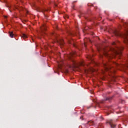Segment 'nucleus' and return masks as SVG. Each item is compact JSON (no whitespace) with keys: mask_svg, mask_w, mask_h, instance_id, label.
Wrapping results in <instances>:
<instances>
[{"mask_svg":"<svg viewBox=\"0 0 128 128\" xmlns=\"http://www.w3.org/2000/svg\"><path fill=\"white\" fill-rule=\"evenodd\" d=\"M125 38V44H128V28L126 29V32L124 34Z\"/></svg>","mask_w":128,"mask_h":128,"instance_id":"obj_1","label":"nucleus"},{"mask_svg":"<svg viewBox=\"0 0 128 128\" xmlns=\"http://www.w3.org/2000/svg\"><path fill=\"white\" fill-rule=\"evenodd\" d=\"M109 124L111 126V128H116V124H114V122L112 120H110V122H109Z\"/></svg>","mask_w":128,"mask_h":128,"instance_id":"obj_2","label":"nucleus"},{"mask_svg":"<svg viewBox=\"0 0 128 128\" xmlns=\"http://www.w3.org/2000/svg\"><path fill=\"white\" fill-rule=\"evenodd\" d=\"M104 66H105V70H106V72H112V70L110 67H109L106 65V64H104Z\"/></svg>","mask_w":128,"mask_h":128,"instance_id":"obj_3","label":"nucleus"},{"mask_svg":"<svg viewBox=\"0 0 128 128\" xmlns=\"http://www.w3.org/2000/svg\"><path fill=\"white\" fill-rule=\"evenodd\" d=\"M41 32H43V34H44V30H46V25L44 24L40 28Z\"/></svg>","mask_w":128,"mask_h":128,"instance_id":"obj_4","label":"nucleus"},{"mask_svg":"<svg viewBox=\"0 0 128 128\" xmlns=\"http://www.w3.org/2000/svg\"><path fill=\"white\" fill-rule=\"evenodd\" d=\"M76 52H72L70 56H69V58H72V56H76Z\"/></svg>","mask_w":128,"mask_h":128,"instance_id":"obj_5","label":"nucleus"},{"mask_svg":"<svg viewBox=\"0 0 128 128\" xmlns=\"http://www.w3.org/2000/svg\"><path fill=\"white\" fill-rule=\"evenodd\" d=\"M115 36H122V34H120L118 31H114Z\"/></svg>","mask_w":128,"mask_h":128,"instance_id":"obj_6","label":"nucleus"},{"mask_svg":"<svg viewBox=\"0 0 128 128\" xmlns=\"http://www.w3.org/2000/svg\"><path fill=\"white\" fill-rule=\"evenodd\" d=\"M9 34H10V38H14V32H9Z\"/></svg>","mask_w":128,"mask_h":128,"instance_id":"obj_7","label":"nucleus"},{"mask_svg":"<svg viewBox=\"0 0 128 128\" xmlns=\"http://www.w3.org/2000/svg\"><path fill=\"white\" fill-rule=\"evenodd\" d=\"M22 38H23L24 40H25V38H28V36H26V34H23L22 36Z\"/></svg>","mask_w":128,"mask_h":128,"instance_id":"obj_8","label":"nucleus"},{"mask_svg":"<svg viewBox=\"0 0 128 128\" xmlns=\"http://www.w3.org/2000/svg\"><path fill=\"white\" fill-rule=\"evenodd\" d=\"M104 56H109L110 54L106 52H104Z\"/></svg>","mask_w":128,"mask_h":128,"instance_id":"obj_9","label":"nucleus"},{"mask_svg":"<svg viewBox=\"0 0 128 128\" xmlns=\"http://www.w3.org/2000/svg\"><path fill=\"white\" fill-rule=\"evenodd\" d=\"M64 40H61L60 42V44H62V46H64Z\"/></svg>","mask_w":128,"mask_h":128,"instance_id":"obj_10","label":"nucleus"},{"mask_svg":"<svg viewBox=\"0 0 128 128\" xmlns=\"http://www.w3.org/2000/svg\"><path fill=\"white\" fill-rule=\"evenodd\" d=\"M122 54V53H121V52L120 53L116 51V54Z\"/></svg>","mask_w":128,"mask_h":128,"instance_id":"obj_11","label":"nucleus"},{"mask_svg":"<svg viewBox=\"0 0 128 128\" xmlns=\"http://www.w3.org/2000/svg\"><path fill=\"white\" fill-rule=\"evenodd\" d=\"M110 98H106V100H110Z\"/></svg>","mask_w":128,"mask_h":128,"instance_id":"obj_12","label":"nucleus"},{"mask_svg":"<svg viewBox=\"0 0 128 128\" xmlns=\"http://www.w3.org/2000/svg\"><path fill=\"white\" fill-rule=\"evenodd\" d=\"M84 40V46H86V38Z\"/></svg>","mask_w":128,"mask_h":128,"instance_id":"obj_13","label":"nucleus"},{"mask_svg":"<svg viewBox=\"0 0 128 128\" xmlns=\"http://www.w3.org/2000/svg\"><path fill=\"white\" fill-rule=\"evenodd\" d=\"M80 66H84V63H83V62L80 63Z\"/></svg>","mask_w":128,"mask_h":128,"instance_id":"obj_14","label":"nucleus"},{"mask_svg":"<svg viewBox=\"0 0 128 128\" xmlns=\"http://www.w3.org/2000/svg\"><path fill=\"white\" fill-rule=\"evenodd\" d=\"M90 60H92V56H90V58H88Z\"/></svg>","mask_w":128,"mask_h":128,"instance_id":"obj_15","label":"nucleus"},{"mask_svg":"<svg viewBox=\"0 0 128 128\" xmlns=\"http://www.w3.org/2000/svg\"><path fill=\"white\" fill-rule=\"evenodd\" d=\"M113 44H116V43H115V42H114V43H113Z\"/></svg>","mask_w":128,"mask_h":128,"instance_id":"obj_16","label":"nucleus"},{"mask_svg":"<svg viewBox=\"0 0 128 128\" xmlns=\"http://www.w3.org/2000/svg\"><path fill=\"white\" fill-rule=\"evenodd\" d=\"M42 34V36H43L44 37V34Z\"/></svg>","mask_w":128,"mask_h":128,"instance_id":"obj_17","label":"nucleus"},{"mask_svg":"<svg viewBox=\"0 0 128 128\" xmlns=\"http://www.w3.org/2000/svg\"><path fill=\"white\" fill-rule=\"evenodd\" d=\"M117 66H118V64H116Z\"/></svg>","mask_w":128,"mask_h":128,"instance_id":"obj_18","label":"nucleus"},{"mask_svg":"<svg viewBox=\"0 0 128 128\" xmlns=\"http://www.w3.org/2000/svg\"><path fill=\"white\" fill-rule=\"evenodd\" d=\"M80 118H82V117H80Z\"/></svg>","mask_w":128,"mask_h":128,"instance_id":"obj_19","label":"nucleus"}]
</instances>
